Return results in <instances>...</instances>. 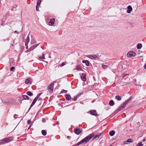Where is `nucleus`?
<instances>
[{"label":"nucleus","instance_id":"obj_1","mask_svg":"<svg viewBox=\"0 0 146 146\" xmlns=\"http://www.w3.org/2000/svg\"><path fill=\"white\" fill-rule=\"evenodd\" d=\"M94 133H92L90 135L86 136L84 138L82 139L77 144L72 146H78L82 144H85L88 142L93 137V136H94Z\"/></svg>","mask_w":146,"mask_h":146},{"label":"nucleus","instance_id":"obj_2","mask_svg":"<svg viewBox=\"0 0 146 146\" xmlns=\"http://www.w3.org/2000/svg\"><path fill=\"white\" fill-rule=\"evenodd\" d=\"M13 137H12L4 138L1 140V143L2 144H4L9 143L13 139Z\"/></svg>","mask_w":146,"mask_h":146},{"label":"nucleus","instance_id":"obj_3","mask_svg":"<svg viewBox=\"0 0 146 146\" xmlns=\"http://www.w3.org/2000/svg\"><path fill=\"white\" fill-rule=\"evenodd\" d=\"M54 84L53 83H51L49 86H48V89L50 90V92L51 93H52L53 91Z\"/></svg>","mask_w":146,"mask_h":146},{"label":"nucleus","instance_id":"obj_4","mask_svg":"<svg viewBox=\"0 0 146 146\" xmlns=\"http://www.w3.org/2000/svg\"><path fill=\"white\" fill-rule=\"evenodd\" d=\"M90 114L92 115L97 116H99L100 115L98 114L95 110H91L89 111Z\"/></svg>","mask_w":146,"mask_h":146},{"label":"nucleus","instance_id":"obj_5","mask_svg":"<svg viewBox=\"0 0 146 146\" xmlns=\"http://www.w3.org/2000/svg\"><path fill=\"white\" fill-rule=\"evenodd\" d=\"M135 53L132 51H129L127 54V56L129 57H131L132 56H135Z\"/></svg>","mask_w":146,"mask_h":146},{"label":"nucleus","instance_id":"obj_6","mask_svg":"<svg viewBox=\"0 0 146 146\" xmlns=\"http://www.w3.org/2000/svg\"><path fill=\"white\" fill-rule=\"evenodd\" d=\"M125 108L121 104L118 107L117 110H116L114 111V113H115V114H116L117 113L118 111H121L122 110Z\"/></svg>","mask_w":146,"mask_h":146},{"label":"nucleus","instance_id":"obj_7","mask_svg":"<svg viewBox=\"0 0 146 146\" xmlns=\"http://www.w3.org/2000/svg\"><path fill=\"white\" fill-rule=\"evenodd\" d=\"M86 74L84 73H82L81 76V78L82 80L84 82H85L86 79Z\"/></svg>","mask_w":146,"mask_h":146},{"label":"nucleus","instance_id":"obj_8","mask_svg":"<svg viewBox=\"0 0 146 146\" xmlns=\"http://www.w3.org/2000/svg\"><path fill=\"white\" fill-rule=\"evenodd\" d=\"M74 131L75 134L77 135H79L82 132L81 130L78 128L74 129Z\"/></svg>","mask_w":146,"mask_h":146},{"label":"nucleus","instance_id":"obj_9","mask_svg":"<svg viewBox=\"0 0 146 146\" xmlns=\"http://www.w3.org/2000/svg\"><path fill=\"white\" fill-rule=\"evenodd\" d=\"M55 21L54 18H52L50 19V21L49 22V25L50 26H53L54 24V23Z\"/></svg>","mask_w":146,"mask_h":146},{"label":"nucleus","instance_id":"obj_10","mask_svg":"<svg viewBox=\"0 0 146 146\" xmlns=\"http://www.w3.org/2000/svg\"><path fill=\"white\" fill-rule=\"evenodd\" d=\"M102 133H98L97 134H96L95 136H93L94 137L93 138L92 140H94L95 139L97 138V137H98V139L99 137L102 135Z\"/></svg>","mask_w":146,"mask_h":146},{"label":"nucleus","instance_id":"obj_11","mask_svg":"<svg viewBox=\"0 0 146 146\" xmlns=\"http://www.w3.org/2000/svg\"><path fill=\"white\" fill-rule=\"evenodd\" d=\"M127 8L128 10L127 11V12L129 13L132 10V8L130 5L128 6Z\"/></svg>","mask_w":146,"mask_h":146},{"label":"nucleus","instance_id":"obj_12","mask_svg":"<svg viewBox=\"0 0 146 146\" xmlns=\"http://www.w3.org/2000/svg\"><path fill=\"white\" fill-rule=\"evenodd\" d=\"M75 69H74V70ZM76 69L77 71L83 70L82 69V68L81 66L80 65H79L76 66Z\"/></svg>","mask_w":146,"mask_h":146},{"label":"nucleus","instance_id":"obj_13","mask_svg":"<svg viewBox=\"0 0 146 146\" xmlns=\"http://www.w3.org/2000/svg\"><path fill=\"white\" fill-rule=\"evenodd\" d=\"M82 62L85 63L87 66H89L90 65V62L88 60H84L82 61Z\"/></svg>","mask_w":146,"mask_h":146},{"label":"nucleus","instance_id":"obj_14","mask_svg":"<svg viewBox=\"0 0 146 146\" xmlns=\"http://www.w3.org/2000/svg\"><path fill=\"white\" fill-rule=\"evenodd\" d=\"M22 96L23 98V100H29L30 98L27 95H23Z\"/></svg>","mask_w":146,"mask_h":146},{"label":"nucleus","instance_id":"obj_15","mask_svg":"<svg viewBox=\"0 0 146 146\" xmlns=\"http://www.w3.org/2000/svg\"><path fill=\"white\" fill-rule=\"evenodd\" d=\"M65 97L66 100H70L71 98L70 96L68 94H66L65 95Z\"/></svg>","mask_w":146,"mask_h":146},{"label":"nucleus","instance_id":"obj_16","mask_svg":"<svg viewBox=\"0 0 146 146\" xmlns=\"http://www.w3.org/2000/svg\"><path fill=\"white\" fill-rule=\"evenodd\" d=\"M129 103V102L126 100L121 105H122L125 108V106L128 104Z\"/></svg>","mask_w":146,"mask_h":146},{"label":"nucleus","instance_id":"obj_17","mask_svg":"<svg viewBox=\"0 0 146 146\" xmlns=\"http://www.w3.org/2000/svg\"><path fill=\"white\" fill-rule=\"evenodd\" d=\"M39 44H37V45H34L32 46H31L30 48V50H32L34 49L35 48H36L37 46Z\"/></svg>","mask_w":146,"mask_h":146},{"label":"nucleus","instance_id":"obj_18","mask_svg":"<svg viewBox=\"0 0 146 146\" xmlns=\"http://www.w3.org/2000/svg\"><path fill=\"white\" fill-rule=\"evenodd\" d=\"M115 98L118 101H119L121 100V97L119 95L115 96Z\"/></svg>","mask_w":146,"mask_h":146},{"label":"nucleus","instance_id":"obj_19","mask_svg":"<svg viewBox=\"0 0 146 146\" xmlns=\"http://www.w3.org/2000/svg\"><path fill=\"white\" fill-rule=\"evenodd\" d=\"M115 134V131L114 130L111 131L109 132L110 135L111 136H113Z\"/></svg>","mask_w":146,"mask_h":146},{"label":"nucleus","instance_id":"obj_20","mask_svg":"<svg viewBox=\"0 0 146 146\" xmlns=\"http://www.w3.org/2000/svg\"><path fill=\"white\" fill-rule=\"evenodd\" d=\"M142 46V44L141 43H139L137 45V49H140L141 48Z\"/></svg>","mask_w":146,"mask_h":146},{"label":"nucleus","instance_id":"obj_21","mask_svg":"<svg viewBox=\"0 0 146 146\" xmlns=\"http://www.w3.org/2000/svg\"><path fill=\"white\" fill-rule=\"evenodd\" d=\"M31 79V78H29L26 80L25 81V83L26 84H28L29 83H30V84L31 83V82H30V80Z\"/></svg>","mask_w":146,"mask_h":146},{"label":"nucleus","instance_id":"obj_22","mask_svg":"<svg viewBox=\"0 0 146 146\" xmlns=\"http://www.w3.org/2000/svg\"><path fill=\"white\" fill-rule=\"evenodd\" d=\"M27 94L29 96H32L33 95V93L31 91H28L27 92Z\"/></svg>","mask_w":146,"mask_h":146},{"label":"nucleus","instance_id":"obj_23","mask_svg":"<svg viewBox=\"0 0 146 146\" xmlns=\"http://www.w3.org/2000/svg\"><path fill=\"white\" fill-rule=\"evenodd\" d=\"M109 104L110 106H113L114 104V102L113 100H111L110 101Z\"/></svg>","mask_w":146,"mask_h":146},{"label":"nucleus","instance_id":"obj_24","mask_svg":"<svg viewBox=\"0 0 146 146\" xmlns=\"http://www.w3.org/2000/svg\"><path fill=\"white\" fill-rule=\"evenodd\" d=\"M91 56L93 57L94 59H95V58H97L98 59H99L100 58V57H97L96 55L93 54V55H91L90 56Z\"/></svg>","mask_w":146,"mask_h":146},{"label":"nucleus","instance_id":"obj_25","mask_svg":"<svg viewBox=\"0 0 146 146\" xmlns=\"http://www.w3.org/2000/svg\"><path fill=\"white\" fill-rule=\"evenodd\" d=\"M41 133L42 135H46V134L47 133L46 131L44 130H42Z\"/></svg>","mask_w":146,"mask_h":146},{"label":"nucleus","instance_id":"obj_26","mask_svg":"<svg viewBox=\"0 0 146 146\" xmlns=\"http://www.w3.org/2000/svg\"><path fill=\"white\" fill-rule=\"evenodd\" d=\"M102 67L103 69L104 70L106 69L108 67V66L104 64H102Z\"/></svg>","mask_w":146,"mask_h":146},{"label":"nucleus","instance_id":"obj_27","mask_svg":"<svg viewBox=\"0 0 146 146\" xmlns=\"http://www.w3.org/2000/svg\"><path fill=\"white\" fill-rule=\"evenodd\" d=\"M41 2V0H38L37 1V5H36V6L39 7V6Z\"/></svg>","mask_w":146,"mask_h":146},{"label":"nucleus","instance_id":"obj_28","mask_svg":"<svg viewBox=\"0 0 146 146\" xmlns=\"http://www.w3.org/2000/svg\"><path fill=\"white\" fill-rule=\"evenodd\" d=\"M30 39H29V36H28L27 37V39L26 40H25V42H28L29 43V42Z\"/></svg>","mask_w":146,"mask_h":146},{"label":"nucleus","instance_id":"obj_29","mask_svg":"<svg viewBox=\"0 0 146 146\" xmlns=\"http://www.w3.org/2000/svg\"><path fill=\"white\" fill-rule=\"evenodd\" d=\"M133 141L131 139H129L126 141L127 142L132 143Z\"/></svg>","mask_w":146,"mask_h":146},{"label":"nucleus","instance_id":"obj_30","mask_svg":"<svg viewBox=\"0 0 146 146\" xmlns=\"http://www.w3.org/2000/svg\"><path fill=\"white\" fill-rule=\"evenodd\" d=\"M133 97L131 96L130 97H129V98L127 100L129 102H130L131 101V100L133 99Z\"/></svg>","mask_w":146,"mask_h":146},{"label":"nucleus","instance_id":"obj_31","mask_svg":"<svg viewBox=\"0 0 146 146\" xmlns=\"http://www.w3.org/2000/svg\"><path fill=\"white\" fill-rule=\"evenodd\" d=\"M143 145L142 144L141 142L138 143L136 146H143Z\"/></svg>","mask_w":146,"mask_h":146},{"label":"nucleus","instance_id":"obj_32","mask_svg":"<svg viewBox=\"0 0 146 146\" xmlns=\"http://www.w3.org/2000/svg\"><path fill=\"white\" fill-rule=\"evenodd\" d=\"M42 94V93H39L37 96L35 98H36L38 100V99L39 98V97Z\"/></svg>","mask_w":146,"mask_h":146},{"label":"nucleus","instance_id":"obj_33","mask_svg":"<svg viewBox=\"0 0 146 146\" xmlns=\"http://www.w3.org/2000/svg\"><path fill=\"white\" fill-rule=\"evenodd\" d=\"M36 42L35 40V39H33L31 40V43L32 44H34Z\"/></svg>","mask_w":146,"mask_h":146},{"label":"nucleus","instance_id":"obj_34","mask_svg":"<svg viewBox=\"0 0 146 146\" xmlns=\"http://www.w3.org/2000/svg\"><path fill=\"white\" fill-rule=\"evenodd\" d=\"M44 56H45L44 54L43 53L42 54V56H40V57H39V58H40L42 59H44L45 58V57H44Z\"/></svg>","mask_w":146,"mask_h":146},{"label":"nucleus","instance_id":"obj_35","mask_svg":"<svg viewBox=\"0 0 146 146\" xmlns=\"http://www.w3.org/2000/svg\"><path fill=\"white\" fill-rule=\"evenodd\" d=\"M34 104H33V103L32 102V104H31V106H30V108H29V110H28V111H27V113H28V112L29 111V110H30V109H31V108L34 105Z\"/></svg>","mask_w":146,"mask_h":146},{"label":"nucleus","instance_id":"obj_36","mask_svg":"<svg viewBox=\"0 0 146 146\" xmlns=\"http://www.w3.org/2000/svg\"><path fill=\"white\" fill-rule=\"evenodd\" d=\"M34 104H33V103L32 102V104H31V106H30V108H29V110H28V111H27V113H28V112L29 111V110H30V109H31V108L34 105Z\"/></svg>","mask_w":146,"mask_h":146},{"label":"nucleus","instance_id":"obj_37","mask_svg":"<svg viewBox=\"0 0 146 146\" xmlns=\"http://www.w3.org/2000/svg\"><path fill=\"white\" fill-rule=\"evenodd\" d=\"M83 94V92H81V93L79 94H78L77 95V96H76V97L78 98L82 94Z\"/></svg>","mask_w":146,"mask_h":146},{"label":"nucleus","instance_id":"obj_38","mask_svg":"<svg viewBox=\"0 0 146 146\" xmlns=\"http://www.w3.org/2000/svg\"><path fill=\"white\" fill-rule=\"evenodd\" d=\"M37 100V99L35 98V99L33 100V101L32 102V103L35 104V103H36V102Z\"/></svg>","mask_w":146,"mask_h":146},{"label":"nucleus","instance_id":"obj_39","mask_svg":"<svg viewBox=\"0 0 146 146\" xmlns=\"http://www.w3.org/2000/svg\"><path fill=\"white\" fill-rule=\"evenodd\" d=\"M77 98H78L76 96L74 98H72V100H73L74 101H76L77 100Z\"/></svg>","mask_w":146,"mask_h":146},{"label":"nucleus","instance_id":"obj_40","mask_svg":"<svg viewBox=\"0 0 146 146\" xmlns=\"http://www.w3.org/2000/svg\"><path fill=\"white\" fill-rule=\"evenodd\" d=\"M65 65V64L64 62H62L61 64L60 65V66L62 67Z\"/></svg>","mask_w":146,"mask_h":146},{"label":"nucleus","instance_id":"obj_41","mask_svg":"<svg viewBox=\"0 0 146 146\" xmlns=\"http://www.w3.org/2000/svg\"><path fill=\"white\" fill-rule=\"evenodd\" d=\"M15 69V67L14 66H12L10 70L11 71H13Z\"/></svg>","mask_w":146,"mask_h":146},{"label":"nucleus","instance_id":"obj_42","mask_svg":"<svg viewBox=\"0 0 146 146\" xmlns=\"http://www.w3.org/2000/svg\"><path fill=\"white\" fill-rule=\"evenodd\" d=\"M28 42L27 43V42H25V45L26 46V49H27L28 48Z\"/></svg>","mask_w":146,"mask_h":146},{"label":"nucleus","instance_id":"obj_43","mask_svg":"<svg viewBox=\"0 0 146 146\" xmlns=\"http://www.w3.org/2000/svg\"><path fill=\"white\" fill-rule=\"evenodd\" d=\"M129 75V74H123L122 75V78H123L125 77L126 76H127V75Z\"/></svg>","mask_w":146,"mask_h":146},{"label":"nucleus","instance_id":"obj_44","mask_svg":"<svg viewBox=\"0 0 146 146\" xmlns=\"http://www.w3.org/2000/svg\"><path fill=\"white\" fill-rule=\"evenodd\" d=\"M63 92H65L66 93L67 92V91H66V90H64V89H62V91H61V92H60V93H63Z\"/></svg>","mask_w":146,"mask_h":146},{"label":"nucleus","instance_id":"obj_45","mask_svg":"<svg viewBox=\"0 0 146 146\" xmlns=\"http://www.w3.org/2000/svg\"><path fill=\"white\" fill-rule=\"evenodd\" d=\"M42 121L43 122H46V120L44 118H42Z\"/></svg>","mask_w":146,"mask_h":146},{"label":"nucleus","instance_id":"obj_46","mask_svg":"<svg viewBox=\"0 0 146 146\" xmlns=\"http://www.w3.org/2000/svg\"><path fill=\"white\" fill-rule=\"evenodd\" d=\"M39 7V6H36V11H39V8H38Z\"/></svg>","mask_w":146,"mask_h":146},{"label":"nucleus","instance_id":"obj_47","mask_svg":"<svg viewBox=\"0 0 146 146\" xmlns=\"http://www.w3.org/2000/svg\"><path fill=\"white\" fill-rule=\"evenodd\" d=\"M31 123V120H28L27 121V124H29Z\"/></svg>","mask_w":146,"mask_h":146},{"label":"nucleus","instance_id":"obj_48","mask_svg":"<svg viewBox=\"0 0 146 146\" xmlns=\"http://www.w3.org/2000/svg\"><path fill=\"white\" fill-rule=\"evenodd\" d=\"M30 48H29V49L27 50H26L25 52H29L30 51H31V50H30Z\"/></svg>","mask_w":146,"mask_h":146},{"label":"nucleus","instance_id":"obj_49","mask_svg":"<svg viewBox=\"0 0 146 146\" xmlns=\"http://www.w3.org/2000/svg\"><path fill=\"white\" fill-rule=\"evenodd\" d=\"M59 122L58 121H57L56 122V124L59 125Z\"/></svg>","mask_w":146,"mask_h":146},{"label":"nucleus","instance_id":"obj_50","mask_svg":"<svg viewBox=\"0 0 146 146\" xmlns=\"http://www.w3.org/2000/svg\"><path fill=\"white\" fill-rule=\"evenodd\" d=\"M144 68L146 69V63L145 64V66H144Z\"/></svg>","mask_w":146,"mask_h":146},{"label":"nucleus","instance_id":"obj_51","mask_svg":"<svg viewBox=\"0 0 146 146\" xmlns=\"http://www.w3.org/2000/svg\"><path fill=\"white\" fill-rule=\"evenodd\" d=\"M145 140H145V139H144L142 141H143V142H144V141H145Z\"/></svg>","mask_w":146,"mask_h":146},{"label":"nucleus","instance_id":"obj_52","mask_svg":"<svg viewBox=\"0 0 146 146\" xmlns=\"http://www.w3.org/2000/svg\"><path fill=\"white\" fill-rule=\"evenodd\" d=\"M70 136H67V138H68V139H69V138H70Z\"/></svg>","mask_w":146,"mask_h":146},{"label":"nucleus","instance_id":"obj_53","mask_svg":"<svg viewBox=\"0 0 146 146\" xmlns=\"http://www.w3.org/2000/svg\"><path fill=\"white\" fill-rule=\"evenodd\" d=\"M31 127V125H30L29 127V128H28V130L29 129V128Z\"/></svg>","mask_w":146,"mask_h":146},{"label":"nucleus","instance_id":"obj_54","mask_svg":"<svg viewBox=\"0 0 146 146\" xmlns=\"http://www.w3.org/2000/svg\"><path fill=\"white\" fill-rule=\"evenodd\" d=\"M15 115H14V116H13V117H14L15 118H15H16L15 117Z\"/></svg>","mask_w":146,"mask_h":146},{"label":"nucleus","instance_id":"obj_55","mask_svg":"<svg viewBox=\"0 0 146 146\" xmlns=\"http://www.w3.org/2000/svg\"><path fill=\"white\" fill-rule=\"evenodd\" d=\"M1 25V26H4V25H3V24H2Z\"/></svg>","mask_w":146,"mask_h":146},{"label":"nucleus","instance_id":"obj_56","mask_svg":"<svg viewBox=\"0 0 146 146\" xmlns=\"http://www.w3.org/2000/svg\"><path fill=\"white\" fill-rule=\"evenodd\" d=\"M109 117H110V118H111V117H112V116H109Z\"/></svg>","mask_w":146,"mask_h":146},{"label":"nucleus","instance_id":"obj_57","mask_svg":"<svg viewBox=\"0 0 146 146\" xmlns=\"http://www.w3.org/2000/svg\"><path fill=\"white\" fill-rule=\"evenodd\" d=\"M55 125H56V124H53V125L54 126H55Z\"/></svg>","mask_w":146,"mask_h":146},{"label":"nucleus","instance_id":"obj_58","mask_svg":"<svg viewBox=\"0 0 146 146\" xmlns=\"http://www.w3.org/2000/svg\"><path fill=\"white\" fill-rule=\"evenodd\" d=\"M143 56H140V57H143Z\"/></svg>","mask_w":146,"mask_h":146},{"label":"nucleus","instance_id":"obj_59","mask_svg":"<svg viewBox=\"0 0 146 146\" xmlns=\"http://www.w3.org/2000/svg\"><path fill=\"white\" fill-rule=\"evenodd\" d=\"M109 146H113V145H109Z\"/></svg>","mask_w":146,"mask_h":146},{"label":"nucleus","instance_id":"obj_60","mask_svg":"<svg viewBox=\"0 0 146 146\" xmlns=\"http://www.w3.org/2000/svg\"><path fill=\"white\" fill-rule=\"evenodd\" d=\"M17 32V31H15V32Z\"/></svg>","mask_w":146,"mask_h":146},{"label":"nucleus","instance_id":"obj_61","mask_svg":"<svg viewBox=\"0 0 146 146\" xmlns=\"http://www.w3.org/2000/svg\"><path fill=\"white\" fill-rule=\"evenodd\" d=\"M40 105H41V103H40V104H39V106H40Z\"/></svg>","mask_w":146,"mask_h":146},{"label":"nucleus","instance_id":"obj_62","mask_svg":"<svg viewBox=\"0 0 146 146\" xmlns=\"http://www.w3.org/2000/svg\"><path fill=\"white\" fill-rule=\"evenodd\" d=\"M101 55L99 56H101Z\"/></svg>","mask_w":146,"mask_h":146},{"label":"nucleus","instance_id":"obj_63","mask_svg":"<svg viewBox=\"0 0 146 146\" xmlns=\"http://www.w3.org/2000/svg\"><path fill=\"white\" fill-rule=\"evenodd\" d=\"M39 100H38V101H39Z\"/></svg>","mask_w":146,"mask_h":146}]
</instances>
